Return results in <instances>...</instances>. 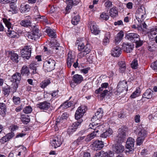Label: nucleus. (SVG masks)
<instances>
[{"instance_id": "nucleus-1", "label": "nucleus", "mask_w": 157, "mask_h": 157, "mask_svg": "<svg viewBox=\"0 0 157 157\" xmlns=\"http://www.w3.org/2000/svg\"><path fill=\"white\" fill-rule=\"evenodd\" d=\"M86 110L82 106H80L78 108V110L75 113V117L77 120L79 119L78 121L73 123L71 126L68 128L67 132L69 134H72L77 129L78 126L82 121L80 118L83 116Z\"/></svg>"}, {"instance_id": "nucleus-2", "label": "nucleus", "mask_w": 157, "mask_h": 157, "mask_svg": "<svg viewBox=\"0 0 157 157\" xmlns=\"http://www.w3.org/2000/svg\"><path fill=\"white\" fill-rule=\"evenodd\" d=\"M103 109L100 108L98 109L95 115L93 116L91 119V121L92 123L89 125V128L95 129L99 127V128H103V126L101 125H97L100 124V119L103 116Z\"/></svg>"}, {"instance_id": "nucleus-3", "label": "nucleus", "mask_w": 157, "mask_h": 157, "mask_svg": "<svg viewBox=\"0 0 157 157\" xmlns=\"http://www.w3.org/2000/svg\"><path fill=\"white\" fill-rule=\"evenodd\" d=\"M78 49L81 52L78 53V57L79 58H82L90 52V46L89 44H86L85 45L83 43L80 44L78 45Z\"/></svg>"}, {"instance_id": "nucleus-4", "label": "nucleus", "mask_w": 157, "mask_h": 157, "mask_svg": "<svg viewBox=\"0 0 157 157\" xmlns=\"http://www.w3.org/2000/svg\"><path fill=\"white\" fill-rule=\"evenodd\" d=\"M127 83L126 81L125 80L120 81L117 86V90L114 93L117 95L122 94V96H124L128 90Z\"/></svg>"}, {"instance_id": "nucleus-5", "label": "nucleus", "mask_w": 157, "mask_h": 157, "mask_svg": "<svg viewBox=\"0 0 157 157\" xmlns=\"http://www.w3.org/2000/svg\"><path fill=\"white\" fill-rule=\"evenodd\" d=\"M128 130L127 128L124 127L118 129V134L116 137L117 143H121L125 140Z\"/></svg>"}, {"instance_id": "nucleus-6", "label": "nucleus", "mask_w": 157, "mask_h": 157, "mask_svg": "<svg viewBox=\"0 0 157 157\" xmlns=\"http://www.w3.org/2000/svg\"><path fill=\"white\" fill-rule=\"evenodd\" d=\"M3 21L8 28L7 34L10 37L13 38H18L19 35L17 33L12 30L11 23L7 20L3 19Z\"/></svg>"}, {"instance_id": "nucleus-7", "label": "nucleus", "mask_w": 157, "mask_h": 157, "mask_svg": "<svg viewBox=\"0 0 157 157\" xmlns=\"http://www.w3.org/2000/svg\"><path fill=\"white\" fill-rule=\"evenodd\" d=\"M39 32V29L36 26H33L32 28L31 32L28 33V38L35 40L41 36V35Z\"/></svg>"}, {"instance_id": "nucleus-8", "label": "nucleus", "mask_w": 157, "mask_h": 157, "mask_svg": "<svg viewBox=\"0 0 157 157\" xmlns=\"http://www.w3.org/2000/svg\"><path fill=\"white\" fill-rule=\"evenodd\" d=\"M31 53V49L30 46H25L21 51L22 57L27 59H29L30 57Z\"/></svg>"}, {"instance_id": "nucleus-9", "label": "nucleus", "mask_w": 157, "mask_h": 157, "mask_svg": "<svg viewBox=\"0 0 157 157\" xmlns=\"http://www.w3.org/2000/svg\"><path fill=\"white\" fill-rule=\"evenodd\" d=\"M55 66V61L52 59H49L45 62L43 66L48 71H50L54 69Z\"/></svg>"}, {"instance_id": "nucleus-10", "label": "nucleus", "mask_w": 157, "mask_h": 157, "mask_svg": "<svg viewBox=\"0 0 157 157\" xmlns=\"http://www.w3.org/2000/svg\"><path fill=\"white\" fill-rule=\"evenodd\" d=\"M51 43L52 44L54 45L53 49V51H55L56 53L60 55H61L63 53L64 50V48L59 46V44L56 40H55L52 41H51Z\"/></svg>"}, {"instance_id": "nucleus-11", "label": "nucleus", "mask_w": 157, "mask_h": 157, "mask_svg": "<svg viewBox=\"0 0 157 157\" xmlns=\"http://www.w3.org/2000/svg\"><path fill=\"white\" fill-rule=\"evenodd\" d=\"M118 143L113 145V151L117 154H121L124 151V147L121 144Z\"/></svg>"}, {"instance_id": "nucleus-12", "label": "nucleus", "mask_w": 157, "mask_h": 157, "mask_svg": "<svg viewBox=\"0 0 157 157\" xmlns=\"http://www.w3.org/2000/svg\"><path fill=\"white\" fill-rule=\"evenodd\" d=\"M146 12L145 8H140L138 10V12L136 14V17L137 19H138V21L139 20L141 21H143L145 17Z\"/></svg>"}, {"instance_id": "nucleus-13", "label": "nucleus", "mask_w": 157, "mask_h": 157, "mask_svg": "<svg viewBox=\"0 0 157 157\" xmlns=\"http://www.w3.org/2000/svg\"><path fill=\"white\" fill-rule=\"evenodd\" d=\"M99 127L95 129H92L94 130V131L90 134L87 136L85 140L86 142H89L92 139L94 138L95 136L97 135L96 133L99 132H100L102 130V128H99Z\"/></svg>"}, {"instance_id": "nucleus-14", "label": "nucleus", "mask_w": 157, "mask_h": 157, "mask_svg": "<svg viewBox=\"0 0 157 157\" xmlns=\"http://www.w3.org/2000/svg\"><path fill=\"white\" fill-rule=\"evenodd\" d=\"M104 146L103 142L100 140L95 141L90 145L92 150L96 151L101 149Z\"/></svg>"}, {"instance_id": "nucleus-15", "label": "nucleus", "mask_w": 157, "mask_h": 157, "mask_svg": "<svg viewBox=\"0 0 157 157\" xmlns=\"http://www.w3.org/2000/svg\"><path fill=\"white\" fill-rule=\"evenodd\" d=\"M125 37L128 40L132 42L137 41L139 40V36L137 34L135 33H129L127 34Z\"/></svg>"}, {"instance_id": "nucleus-16", "label": "nucleus", "mask_w": 157, "mask_h": 157, "mask_svg": "<svg viewBox=\"0 0 157 157\" xmlns=\"http://www.w3.org/2000/svg\"><path fill=\"white\" fill-rule=\"evenodd\" d=\"M135 140L132 137L128 138L126 142V147L128 151H132L133 150L134 148V143Z\"/></svg>"}, {"instance_id": "nucleus-17", "label": "nucleus", "mask_w": 157, "mask_h": 157, "mask_svg": "<svg viewBox=\"0 0 157 157\" xmlns=\"http://www.w3.org/2000/svg\"><path fill=\"white\" fill-rule=\"evenodd\" d=\"M51 145L55 148L59 147L62 144L60 136L56 137L51 142Z\"/></svg>"}, {"instance_id": "nucleus-18", "label": "nucleus", "mask_w": 157, "mask_h": 157, "mask_svg": "<svg viewBox=\"0 0 157 157\" xmlns=\"http://www.w3.org/2000/svg\"><path fill=\"white\" fill-rule=\"evenodd\" d=\"M75 56L71 52H69L68 54L67 58V65L68 67H70L72 63L74 62Z\"/></svg>"}, {"instance_id": "nucleus-19", "label": "nucleus", "mask_w": 157, "mask_h": 157, "mask_svg": "<svg viewBox=\"0 0 157 157\" xmlns=\"http://www.w3.org/2000/svg\"><path fill=\"white\" fill-rule=\"evenodd\" d=\"M136 132L138 136L145 138L147 136V132L142 126H139L138 127Z\"/></svg>"}, {"instance_id": "nucleus-20", "label": "nucleus", "mask_w": 157, "mask_h": 157, "mask_svg": "<svg viewBox=\"0 0 157 157\" xmlns=\"http://www.w3.org/2000/svg\"><path fill=\"white\" fill-rule=\"evenodd\" d=\"M90 30L91 33L94 35L98 34L100 32L99 28L94 22H91L90 24Z\"/></svg>"}, {"instance_id": "nucleus-21", "label": "nucleus", "mask_w": 157, "mask_h": 157, "mask_svg": "<svg viewBox=\"0 0 157 157\" xmlns=\"http://www.w3.org/2000/svg\"><path fill=\"white\" fill-rule=\"evenodd\" d=\"M123 50L127 53L130 52L133 49V45L131 43H123L122 45Z\"/></svg>"}, {"instance_id": "nucleus-22", "label": "nucleus", "mask_w": 157, "mask_h": 157, "mask_svg": "<svg viewBox=\"0 0 157 157\" xmlns=\"http://www.w3.org/2000/svg\"><path fill=\"white\" fill-rule=\"evenodd\" d=\"M50 106V104L46 101L40 103L37 105V107L41 110H47Z\"/></svg>"}, {"instance_id": "nucleus-23", "label": "nucleus", "mask_w": 157, "mask_h": 157, "mask_svg": "<svg viewBox=\"0 0 157 157\" xmlns=\"http://www.w3.org/2000/svg\"><path fill=\"white\" fill-rule=\"evenodd\" d=\"M121 48L118 46H116L113 48L112 55L114 57H118L121 54Z\"/></svg>"}, {"instance_id": "nucleus-24", "label": "nucleus", "mask_w": 157, "mask_h": 157, "mask_svg": "<svg viewBox=\"0 0 157 157\" xmlns=\"http://www.w3.org/2000/svg\"><path fill=\"white\" fill-rule=\"evenodd\" d=\"M9 57L13 62L15 63L18 62V55L17 54L12 52H9Z\"/></svg>"}, {"instance_id": "nucleus-25", "label": "nucleus", "mask_w": 157, "mask_h": 157, "mask_svg": "<svg viewBox=\"0 0 157 157\" xmlns=\"http://www.w3.org/2000/svg\"><path fill=\"white\" fill-rule=\"evenodd\" d=\"M83 80V78L81 75L76 74L73 76V81L76 83H80Z\"/></svg>"}, {"instance_id": "nucleus-26", "label": "nucleus", "mask_w": 157, "mask_h": 157, "mask_svg": "<svg viewBox=\"0 0 157 157\" xmlns=\"http://www.w3.org/2000/svg\"><path fill=\"white\" fill-rule=\"evenodd\" d=\"M13 81L16 83L19 82L21 79V74L18 72H16L12 76Z\"/></svg>"}, {"instance_id": "nucleus-27", "label": "nucleus", "mask_w": 157, "mask_h": 157, "mask_svg": "<svg viewBox=\"0 0 157 157\" xmlns=\"http://www.w3.org/2000/svg\"><path fill=\"white\" fill-rule=\"evenodd\" d=\"M73 1L72 0H67L66 1V3L67 4V6L65 8V11L66 12L67 14L70 12V10L72 8V6H74L72 3Z\"/></svg>"}, {"instance_id": "nucleus-28", "label": "nucleus", "mask_w": 157, "mask_h": 157, "mask_svg": "<svg viewBox=\"0 0 157 157\" xmlns=\"http://www.w3.org/2000/svg\"><path fill=\"white\" fill-rule=\"evenodd\" d=\"M153 93V91L151 89H148L144 93L143 97L148 99H151L152 98Z\"/></svg>"}, {"instance_id": "nucleus-29", "label": "nucleus", "mask_w": 157, "mask_h": 157, "mask_svg": "<svg viewBox=\"0 0 157 157\" xmlns=\"http://www.w3.org/2000/svg\"><path fill=\"white\" fill-rule=\"evenodd\" d=\"M118 64L119 66V72L122 73L124 72L126 68V65L125 62L124 61H119L118 62Z\"/></svg>"}, {"instance_id": "nucleus-30", "label": "nucleus", "mask_w": 157, "mask_h": 157, "mask_svg": "<svg viewBox=\"0 0 157 157\" xmlns=\"http://www.w3.org/2000/svg\"><path fill=\"white\" fill-rule=\"evenodd\" d=\"M21 74L22 75L28 76L29 74V71L28 67L26 65L23 66L21 70Z\"/></svg>"}, {"instance_id": "nucleus-31", "label": "nucleus", "mask_w": 157, "mask_h": 157, "mask_svg": "<svg viewBox=\"0 0 157 157\" xmlns=\"http://www.w3.org/2000/svg\"><path fill=\"white\" fill-rule=\"evenodd\" d=\"M124 36V33L122 31H120L116 35L115 38V42L116 44H118L122 40Z\"/></svg>"}, {"instance_id": "nucleus-32", "label": "nucleus", "mask_w": 157, "mask_h": 157, "mask_svg": "<svg viewBox=\"0 0 157 157\" xmlns=\"http://www.w3.org/2000/svg\"><path fill=\"white\" fill-rule=\"evenodd\" d=\"M30 8L29 5H22L20 8L21 12L22 13L27 12L30 10Z\"/></svg>"}, {"instance_id": "nucleus-33", "label": "nucleus", "mask_w": 157, "mask_h": 157, "mask_svg": "<svg viewBox=\"0 0 157 157\" xmlns=\"http://www.w3.org/2000/svg\"><path fill=\"white\" fill-rule=\"evenodd\" d=\"M103 157H114V153L111 151L108 152H105L104 151H101Z\"/></svg>"}, {"instance_id": "nucleus-34", "label": "nucleus", "mask_w": 157, "mask_h": 157, "mask_svg": "<svg viewBox=\"0 0 157 157\" xmlns=\"http://www.w3.org/2000/svg\"><path fill=\"white\" fill-rule=\"evenodd\" d=\"M108 86L109 84L107 82L102 83L101 85V87L95 90V93L96 94H99L101 91L103 90L104 89H106Z\"/></svg>"}, {"instance_id": "nucleus-35", "label": "nucleus", "mask_w": 157, "mask_h": 157, "mask_svg": "<svg viewBox=\"0 0 157 157\" xmlns=\"http://www.w3.org/2000/svg\"><path fill=\"white\" fill-rule=\"evenodd\" d=\"M112 132H113L112 129H109L102 134L100 136L102 138H106L107 137L111 135L112 134Z\"/></svg>"}, {"instance_id": "nucleus-36", "label": "nucleus", "mask_w": 157, "mask_h": 157, "mask_svg": "<svg viewBox=\"0 0 157 157\" xmlns=\"http://www.w3.org/2000/svg\"><path fill=\"white\" fill-rule=\"evenodd\" d=\"M46 32L49 36L52 38H55L56 37L55 32L52 30L50 28H48L46 29Z\"/></svg>"}, {"instance_id": "nucleus-37", "label": "nucleus", "mask_w": 157, "mask_h": 157, "mask_svg": "<svg viewBox=\"0 0 157 157\" xmlns=\"http://www.w3.org/2000/svg\"><path fill=\"white\" fill-rule=\"evenodd\" d=\"M109 13L111 17H114L118 15V11L116 7H113L110 10Z\"/></svg>"}, {"instance_id": "nucleus-38", "label": "nucleus", "mask_w": 157, "mask_h": 157, "mask_svg": "<svg viewBox=\"0 0 157 157\" xmlns=\"http://www.w3.org/2000/svg\"><path fill=\"white\" fill-rule=\"evenodd\" d=\"M80 21V19L79 16H76L74 17L72 19L71 22L74 25H77L79 21Z\"/></svg>"}, {"instance_id": "nucleus-39", "label": "nucleus", "mask_w": 157, "mask_h": 157, "mask_svg": "<svg viewBox=\"0 0 157 157\" xmlns=\"http://www.w3.org/2000/svg\"><path fill=\"white\" fill-rule=\"evenodd\" d=\"M30 21L27 20H22L20 22L21 25L24 27H28L30 25Z\"/></svg>"}, {"instance_id": "nucleus-40", "label": "nucleus", "mask_w": 157, "mask_h": 157, "mask_svg": "<svg viewBox=\"0 0 157 157\" xmlns=\"http://www.w3.org/2000/svg\"><path fill=\"white\" fill-rule=\"evenodd\" d=\"M146 24L144 22L143 24H140L138 26L137 29L138 30L144 31L146 29Z\"/></svg>"}, {"instance_id": "nucleus-41", "label": "nucleus", "mask_w": 157, "mask_h": 157, "mask_svg": "<svg viewBox=\"0 0 157 157\" xmlns=\"http://www.w3.org/2000/svg\"><path fill=\"white\" fill-rule=\"evenodd\" d=\"M39 67L38 63L35 62H33L30 65V68L31 70L37 69V68Z\"/></svg>"}, {"instance_id": "nucleus-42", "label": "nucleus", "mask_w": 157, "mask_h": 157, "mask_svg": "<svg viewBox=\"0 0 157 157\" xmlns=\"http://www.w3.org/2000/svg\"><path fill=\"white\" fill-rule=\"evenodd\" d=\"M112 92V90H109L108 91L107 90H105L101 93L100 97H101L104 98L107 94H109Z\"/></svg>"}, {"instance_id": "nucleus-43", "label": "nucleus", "mask_w": 157, "mask_h": 157, "mask_svg": "<svg viewBox=\"0 0 157 157\" xmlns=\"http://www.w3.org/2000/svg\"><path fill=\"white\" fill-rule=\"evenodd\" d=\"M140 93V91L139 89H136V90L133 92L131 95V97L132 98H135L138 96Z\"/></svg>"}, {"instance_id": "nucleus-44", "label": "nucleus", "mask_w": 157, "mask_h": 157, "mask_svg": "<svg viewBox=\"0 0 157 157\" xmlns=\"http://www.w3.org/2000/svg\"><path fill=\"white\" fill-rule=\"evenodd\" d=\"M73 104L72 102L71 101L66 102L64 103L62 105H61V107H62L64 109H67V108L70 107Z\"/></svg>"}, {"instance_id": "nucleus-45", "label": "nucleus", "mask_w": 157, "mask_h": 157, "mask_svg": "<svg viewBox=\"0 0 157 157\" xmlns=\"http://www.w3.org/2000/svg\"><path fill=\"white\" fill-rule=\"evenodd\" d=\"M6 111V108L5 104L3 103H0V112L3 113H5Z\"/></svg>"}, {"instance_id": "nucleus-46", "label": "nucleus", "mask_w": 157, "mask_h": 157, "mask_svg": "<svg viewBox=\"0 0 157 157\" xmlns=\"http://www.w3.org/2000/svg\"><path fill=\"white\" fill-rule=\"evenodd\" d=\"M32 109L31 106H28L25 107L23 109V111L25 113H29L32 111Z\"/></svg>"}, {"instance_id": "nucleus-47", "label": "nucleus", "mask_w": 157, "mask_h": 157, "mask_svg": "<svg viewBox=\"0 0 157 157\" xmlns=\"http://www.w3.org/2000/svg\"><path fill=\"white\" fill-rule=\"evenodd\" d=\"M100 18L101 20H107L109 18V16L105 13H102L100 16Z\"/></svg>"}, {"instance_id": "nucleus-48", "label": "nucleus", "mask_w": 157, "mask_h": 157, "mask_svg": "<svg viewBox=\"0 0 157 157\" xmlns=\"http://www.w3.org/2000/svg\"><path fill=\"white\" fill-rule=\"evenodd\" d=\"M138 63L137 60L136 59H134L132 61L131 64V66L132 68L136 69L137 68Z\"/></svg>"}, {"instance_id": "nucleus-49", "label": "nucleus", "mask_w": 157, "mask_h": 157, "mask_svg": "<svg viewBox=\"0 0 157 157\" xmlns=\"http://www.w3.org/2000/svg\"><path fill=\"white\" fill-rule=\"evenodd\" d=\"M13 102L15 105H18L20 103V98L19 97L14 96L13 98Z\"/></svg>"}, {"instance_id": "nucleus-50", "label": "nucleus", "mask_w": 157, "mask_h": 157, "mask_svg": "<svg viewBox=\"0 0 157 157\" xmlns=\"http://www.w3.org/2000/svg\"><path fill=\"white\" fill-rule=\"evenodd\" d=\"M50 83V81L49 80H47L43 82L40 84V86L41 88H43L46 87Z\"/></svg>"}, {"instance_id": "nucleus-51", "label": "nucleus", "mask_w": 157, "mask_h": 157, "mask_svg": "<svg viewBox=\"0 0 157 157\" xmlns=\"http://www.w3.org/2000/svg\"><path fill=\"white\" fill-rule=\"evenodd\" d=\"M144 138L138 136L136 140V144L139 145H141L142 144Z\"/></svg>"}, {"instance_id": "nucleus-52", "label": "nucleus", "mask_w": 157, "mask_h": 157, "mask_svg": "<svg viewBox=\"0 0 157 157\" xmlns=\"http://www.w3.org/2000/svg\"><path fill=\"white\" fill-rule=\"evenodd\" d=\"M151 67L154 70L157 71V60L151 64Z\"/></svg>"}, {"instance_id": "nucleus-53", "label": "nucleus", "mask_w": 157, "mask_h": 157, "mask_svg": "<svg viewBox=\"0 0 157 157\" xmlns=\"http://www.w3.org/2000/svg\"><path fill=\"white\" fill-rule=\"evenodd\" d=\"M10 11L12 12L13 13H15L16 11V8L15 6L13 5V3H11L10 5Z\"/></svg>"}, {"instance_id": "nucleus-54", "label": "nucleus", "mask_w": 157, "mask_h": 157, "mask_svg": "<svg viewBox=\"0 0 157 157\" xmlns=\"http://www.w3.org/2000/svg\"><path fill=\"white\" fill-rule=\"evenodd\" d=\"M22 121L24 124H27L30 121V120L29 118H27L26 117H22Z\"/></svg>"}, {"instance_id": "nucleus-55", "label": "nucleus", "mask_w": 157, "mask_h": 157, "mask_svg": "<svg viewBox=\"0 0 157 157\" xmlns=\"http://www.w3.org/2000/svg\"><path fill=\"white\" fill-rule=\"evenodd\" d=\"M4 94L5 95H8L10 92V89L9 87H5L3 89Z\"/></svg>"}, {"instance_id": "nucleus-56", "label": "nucleus", "mask_w": 157, "mask_h": 157, "mask_svg": "<svg viewBox=\"0 0 157 157\" xmlns=\"http://www.w3.org/2000/svg\"><path fill=\"white\" fill-rule=\"evenodd\" d=\"M44 98L46 99V100L48 101L50 100L51 98V94L49 93H46L44 94Z\"/></svg>"}, {"instance_id": "nucleus-57", "label": "nucleus", "mask_w": 157, "mask_h": 157, "mask_svg": "<svg viewBox=\"0 0 157 157\" xmlns=\"http://www.w3.org/2000/svg\"><path fill=\"white\" fill-rule=\"evenodd\" d=\"M134 42L136 44V48L140 47L143 44V42L140 40V38H139V40H138L137 41H135Z\"/></svg>"}, {"instance_id": "nucleus-58", "label": "nucleus", "mask_w": 157, "mask_h": 157, "mask_svg": "<svg viewBox=\"0 0 157 157\" xmlns=\"http://www.w3.org/2000/svg\"><path fill=\"white\" fill-rule=\"evenodd\" d=\"M7 138L9 140L10 139L12 138L14 136V133L11 132L9 133L6 135Z\"/></svg>"}, {"instance_id": "nucleus-59", "label": "nucleus", "mask_w": 157, "mask_h": 157, "mask_svg": "<svg viewBox=\"0 0 157 157\" xmlns=\"http://www.w3.org/2000/svg\"><path fill=\"white\" fill-rule=\"evenodd\" d=\"M6 136L3 137L0 140V141L2 143L4 144L7 141L9 140L8 138H7Z\"/></svg>"}, {"instance_id": "nucleus-60", "label": "nucleus", "mask_w": 157, "mask_h": 157, "mask_svg": "<svg viewBox=\"0 0 157 157\" xmlns=\"http://www.w3.org/2000/svg\"><path fill=\"white\" fill-rule=\"evenodd\" d=\"M84 139V137H81L78 138L77 139L75 140L77 142V143L78 144H81L82 142V141Z\"/></svg>"}, {"instance_id": "nucleus-61", "label": "nucleus", "mask_w": 157, "mask_h": 157, "mask_svg": "<svg viewBox=\"0 0 157 157\" xmlns=\"http://www.w3.org/2000/svg\"><path fill=\"white\" fill-rule=\"evenodd\" d=\"M109 42V38H108L105 37L103 39V43L104 45H106Z\"/></svg>"}, {"instance_id": "nucleus-62", "label": "nucleus", "mask_w": 157, "mask_h": 157, "mask_svg": "<svg viewBox=\"0 0 157 157\" xmlns=\"http://www.w3.org/2000/svg\"><path fill=\"white\" fill-rule=\"evenodd\" d=\"M135 121L136 123H139L140 121V116L138 114L135 117Z\"/></svg>"}, {"instance_id": "nucleus-63", "label": "nucleus", "mask_w": 157, "mask_h": 157, "mask_svg": "<svg viewBox=\"0 0 157 157\" xmlns=\"http://www.w3.org/2000/svg\"><path fill=\"white\" fill-rule=\"evenodd\" d=\"M114 25L115 26H119L123 25V22L122 21L119 20L117 21H116L114 23Z\"/></svg>"}, {"instance_id": "nucleus-64", "label": "nucleus", "mask_w": 157, "mask_h": 157, "mask_svg": "<svg viewBox=\"0 0 157 157\" xmlns=\"http://www.w3.org/2000/svg\"><path fill=\"white\" fill-rule=\"evenodd\" d=\"M58 90L53 91L52 93L50 94H51V97H55L57 96L58 94Z\"/></svg>"}]
</instances>
